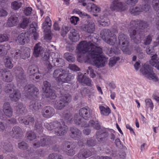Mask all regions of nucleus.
I'll use <instances>...</instances> for the list:
<instances>
[{
	"label": "nucleus",
	"instance_id": "obj_8",
	"mask_svg": "<svg viewBox=\"0 0 159 159\" xmlns=\"http://www.w3.org/2000/svg\"><path fill=\"white\" fill-rule=\"evenodd\" d=\"M110 8L113 11L121 12L126 9L125 3L122 0H113Z\"/></svg>",
	"mask_w": 159,
	"mask_h": 159
},
{
	"label": "nucleus",
	"instance_id": "obj_55",
	"mask_svg": "<svg viewBox=\"0 0 159 159\" xmlns=\"http://www.w3.org/2000/svg\"><path fill=\"white\" fill-rule=\"evenodd\" d=\"M145 102L146 108H150V109H152L154 107L153 103L151 99L148 98L146 99L145 100Z\"/></svg>",
	"mask_w": 159,
	"mask_h": 159
},
{
	"label": "nucleus",
	"instance_id": "obj_56",
	"mask_svg": "<svg viewBox=\"0 0 159 159\" xmlns=\"http://www.w3.org/2000/svg\"><path fill=\"white\" fill-rule=\"evenodd\" d=\"M48 159H63V157L57 153H52L49 155Z\"/></svg>",
	"mask_w": 159,
	"mask_h": 159
},
{
	"label": "nucleus",
	"instance_id": "obj_9",
	"mask_svg": "<svg viewBox=\"0 0 159 159\" xmlns=\"http://www.w3.org/2000/svg\"><path fill=\"white\" fill-rule=\"evenodd\" d=\"M17 78V85L19 86H23L26 82V80L23 76L24 71L23 69L20 66H16L13 69Z\"/></svg>",
	"mask_w": 159,
	"mask_h": 159
},
{
	"label": "nucleus",
	"instance_id": "obj_36",
	"mask_svg": "<svg viewBox=\"0 0 159 159\" xmlns=\"http://www.w3.org/2000/svg\"><path fill=\"white\" fill-rule=\"evenodd\" d=\"M86 9L89 12L97 13L100 11V8L93 3L87 4Z\"/></svg>",
	"mask_w": 159,
	"mask_h": 159
},
{
	"label": "nucleus",
	"instance_id": "obj_42",
	"mask_svg": "<svg viewBox=\"0 0 159 159\" xmlns=\"http://www.w3.org/2000/svg\"><path fill=\"white\" fill-rule=\"evenodd\" d=\"M21 50L22 51L21 59H25L30 57V49L29 48L23 47L21 48Z\"/></svg>",
	"mask_w": 159,
	"mask_h": 159
},
{
	"label": "nucleus",
	"instance_id": "obj_37",
	"mask_svg": "<svg viewBox=\"0 0 159 159\" xmlns=\"http://www.w3.org/2000/svg\"><path fill=\"white\" fill-rule=\"evenodd\" d=\"M114 34L113 33L108 29H104L101 32V35L102 39L105 41L108 39V37H111Z\"/></svg>",
	"mask_w": 159,
	"mask_h": 159
},
{
	"label": "nucleus",
	"instance_id": "obj_34",
	"mask_svg": "<svg viewBox=\"0 0 159 159\" xmlns=\"http://www.w3.org/2000/svg\"><path fill=\"white\" fill-rule=\"evenodd\" d=\"M41 102L39 100H33L30 102V107L35 111H38L41 108Z\"/></svg>",
	"mask_w": 159,
	"mask_h": 159
},
{
	"label": "nucleus",
	"instance_id": "obj_27",
	"mask_svg": "<svg viewBox=\"0 0 159 159\" xmlns=\"http://www.w3.org/2000/svg\"><path fill=\"white\" fill-rule=\"evenodd\" d=\"M19 43L21 45H24L29 41V33L27 32H24L20 34L17 38Z\"/></svg>",
	"mask_w": 159,
	"mask_h": 159
},
{
	"label": "nucleus",
	"instance_id": "obj_21",
	"mask_svg": "<svg viewBox=\"0 0 159 159\" xmlns=\"http://www.w3.org/2000/svg\"><path fill=\"white\" fill-rule=\"evenodd\" d=\"M18 120L20 123H23L25 125H30L32 126L33 125L34 122L36 121L34 117L30 115L19 117Z\"/></svg>",
	"mask_w": 159,
	"mask_h": 159
},
{
	"label": "nucleus",
	"instance_id": "obj_4",
	"mask_svg": "<svg viewBox=\"0 0 159 159\" xmlns=\"http://www.w3.org/2000/svg\"><path fill=\"white\" fill-rule=\"evenodd\" d=\"M53 75L56 81L59 82L70 83L74 79L73 75L68 73V71L62 69H57L54 70Z\"/></svg>",
	"mask_w": 159,
	"mask_h": 159
},
{
	"label": "nucleus",
	"instance_id": "obj_41",
	"mask_svg": "<svg viewBox=\"0 0 159 159\" xmlns=\"http://www.w3.org/2000/svg\"><path fill=\"white\" fill-rule=\"evenodd\" d=\"M93 127V128L99 130L100 128V125L98 120L94 121L93 120H91L89 121L88 124H87V126L85 127Z\"/></svg>",
	"mask_w": 159,
	"mask_h": 159
},
{
	"label": "nucleus",
	"instance_id": "obj_14",
	"mask_svg": "<svg viewBox=\"0 0 159 159\" xmlns=\"http://www.w3.org/2000/svg\"><path fill=\"white\" fill-rule=\"evenodd\" d=\"M79 28L82 31L90 34L93 33L95 29L94 23L89 20H86Z\"/></svg>",
	"mask_w": 159,
	"mask_h": 159
},
{
	"label": "nucleus",
	"instance_id": "obj_53",
	"mask_svg": "<svg viewBox=\"0 0 159 159\" xmlns=\"http://www.w3.org/2000/svg\"><path fill=\"white\" fill-rule=\"evenodd\" d=\"M27 139L30 141L33 140L36 138L35 134L31 131H28L26 133Z\"/></svg>",
	"mask_w": 159,
	"mask_h": 159
},
{
	"label": "nucleus",
	"instance_id": "obj_24",
	"mask_svg": "<svg viewBox=\"0 0 159 159\" xmlns=\"http://www.w3.org/2000/svg\"><path fill=\"white\" fill-rule=\"evenodd\" d=\"M83 120V119L81 118V116L80 115L75 114L74 118L73 119L72 123H74L81 127H85L87 126V123Z\"/></svg>",
	"mask_w": 159,
	"mask_h": 159
},
{
	"label": "nucleus",
	"instance_id": "obj_43",
	"mask_svg": "<svg viewBox=\"0 0 159 159\" xmlns=\"http://www.w3.org/2000/svg\"><path fill=\"white\" fill-rule=\"evenodd\" d=\"M29 22V19L26 17H23L21 22L20 23H18V27L25 29L26 28Z\"/></svg>",
	"mask_w": 159,
	"mask_h": 159
},
{
	"label": "nucleus",
	"instance_id": "obj_28",
	"mask_svg": "<svg viewBox=\"0 0 159 159\" xmlns=\"http://www.w3.org/2000/svg\"><path fill=\"white\" fill-rule=\"evenodd\" d=\"M70 40L73 42L78 41L80 39V35L78 31L75 29H72L70 31L69 35Z\"/></svg>",
	"mask_w": 159,
	"mask_h": 159
},
{
	"label": "nucleus",
	"instance_id": "obj_46",
	"mask_svg": "<svg viewBox=\"0 0 159 159\" xmlns=\"http://www.w3.org/2000/svg\"><path fill=\"white\" fill-rule=\"evenodd\" d=\"M110 38H108L105 40V42L111 45H114L116 43L117 40V37L115 34L110 37Z\"/></svg>",
	"mask_w": 159,
	"mask_h": 159
},
{
	"label": "nucleus",
	"instance_id": "obj_60",
	"mask_svg": "<svg viewBox=\"0 0 159 159\" xmlns=\"http://www.w3.org/2000/svg\"><path fill=\"white\" fill-rule=\"evenodd\" d=\"M152 55L151 59L149 61V63L151 65L159 59V58L158 57L157 55V54H154Z\"/></svg>",
	"mask_w": 159,
	"mask_h": 159
},
{
	"label": "nucleus",
	"instance_id": "obj_31",
	"mask_svg": "<svg viewBox=\"0 0 159 159\" xmlns=\"http://www.w3.org/2000/svg\"><path fill=\"white\" fill-rule=\"evenodd\" d=\"M54 54L57 55V56L55 57L54 59L52 60L53 61H56L54 62V66H56L61 67L64 66L65 64L64 61L62 58H60V55L58 53H54Z\"/></svg>",
	"mask_w": 159,
	"mask_h": 159
},
{
	"label": "nucleus",
	"instance_id": "obj_1",
	"mask_svg": "<svg viewBox=\"0 0 159 159\" xmlns=\"http://www.w3.org/2000/svg\"><path fill=\"white\" fill-rule=\"evenodd\" d=\"M75 52L79 61L88 60L89 58L88 52L97 66L99 68L105 66V61L102 56V48L94 45L90 41L80 42L77 46Z\"/></svg>",
	"mask_w": 159,
	"mask_h": 159
},
{
	"label": "nucleus",
	"instance_id": "obj_16",
	"mask_svg": "<svg viewBox=\"0 0 159 159\" xmlns=\"http://www.w3.org/2000/svg\"><path fill=\"white\" fill-rule=\"evenodd\" d=\"M41 113L42 115L44 118H49L54 116L55 111L52 107L46 106L43 108Z\"/></svg>",
	"mask_w": 159,
	"mask_h": 159
},
{
	"label": "nucleus",
	"instance_id": "obj_32",
	"mask_svg": "<svg viewBox=\"0 0 159 159\" xmlns=\"http://www.w3.org/2000/svg\"><path fill=\"white\" fill-rule=\"evenodd\" d=\"M16 113L19 115H22L27 111L25 107L21 102L16 104Z\"/></svg>",
	"mask_w": 159,
	"mask_h": 159
},
{
	"label": "nucleus",
	"instance_id": "obj_22",
	"mask_svg": "<svg viewBox=\"0 0 159 159\" xmlns=\"http://www.w3.org/2000/svg\"><path fill=\"white\" fill-rule=\"evenodd\" d=\"M94 149L92 148L91 150ZM92 155L91 151L90 150L83 149H81L80 152L77 154L78 158L79 159H85L90 157Z\"/></svg>",
	"mask_w": 159,
	"mask_h": 159
},
{
	"label": "nucleus",
	"instance_id": "obj_63",
	"mask_svg": "<svg viewBox=\"0 0 159 159\" xmlns=\"http://www.w3.org/2000/svg\"><path fill=\"white\" fill-rule=\"evenodd\" d=\"M69 30V28L68 26H64L61 32V34L62 36L64 37L67 34Z\"/></svg>",
	"mask_w": 159,
	"mask_h": 159
},
{
	"label": "nucleus",
	"instance_id": "obj_57",
	"mask_svg": "<svg viewBox=\"0 0 159 159\" xmlns=\"http://www.w3.org/2000/svg\"><path fill=\"white\" fill-rule=\"evenodd\" d=\"M66 59L70 62H73L75 61V58L73 56L69 55V53H66L64 54Z\"/></svg>",
	"mask_w": 159,
	"mask_h": 159
},
{
	"label": "nucleus",
	"instance_id": "obj_5",
	"mask_svg": "<svg viewBox=\"0 0 159 159\" xmlns=\"http://www.w3.org/2000/svg\"><path fill=\"white\" fill-rule=\"evenodd\" d=\"M118 38L119 44L121 45L122 50L126 54H131L132 49L129 47V39L127 36L120 33Z\"/></svg>",
	"mask_w": 159,
	"mask_h": 159
},
{
	"label": "nucleus",
	"instance_id": "obj_2",
	"mask_svg": "<svg viewBox=\"0 0 159 159\" xmlns=\"http://www.w3.org/2000/svg\"><path fill=\"white\" fill-rule=\"evenodd\" d=\"M129 35L132 40L136 43H140L144 35V30L148 26L147 21L143 20H132L130 23Z\"/></svg>",
	"mask_w": 159,
	"mask_h": 159
},
{
	"label": "nucleus",
	"instance_id": "obj_54",
	"mask_svg": "<svg viewBox=\"0 0 159 159\" xmlns=\"http://www.w3.org/2000/svg\"><path fill=\"white\" fill-rule=\"evenodd\" d=\"M12 57H14L15 59L21 58V55L22 54V51L21 49L20 50L17 49L15 51V53H12Z\"/></svg>",
	"mask_w": 159,
	"mask_h": 159
},
{
	"label": "nucleus",
	"instance_id": "obj_40",
	"mask_svg": "<svg viewBox=\"0 0 159 159\" xmlns=\"http://www.w3.org/2000/svg\"><path fill=\"white\" fill-rule=\"evenodd\" d=\"M63 116L64 120L67 123H72L73 117L69 111H67L64 112L63 114Z\"/></svg>",
	"mask_w": 159,
	"mask_h": 159
},
{
	"label": "nucleus",
	"instance_id": "obj_26",
	"mask_svg": "<svg viewBox=\"0 0 159 159\" xmlns=\"http://www.w3.org/2000/svg\"><path fill=\"white\" fill-rule=\"evenodd\" d=\"M108 135V132L105 129L98 131L96 133V138L99 141H103Z\"/></svg>",
	"mask_w": 159,
	"mask_h": 159
},
{
	"label": "nucleus",
	"instance_id": "obj_11",
	"mask_svg": "<svg viewBox=\"0 0 159 159\" xmlns=\"http://www.w3.org/2000/svg\"><path fill=\"white\" fill-rule=\"evenodd\" d=\"M70 137L75 140H80L78 142L79 146L80 147L84 146V143L80 141L82 139V133L81 131L78 129L74 127H72L70 129V133L69 134Z\"/></svg>",
	"mask_w": 159,
	"mask_h": 159
},
{
	"label": "nucleus",
	"instance_id": "obj_15",
	"mask_svg": "<svg viewBox=\"0 0 159 159\" xmlns=\"http://www.w3.org/2000/svg\"><path fill=\"white\" fill-rule=\"evenodd\" d=\"M66 148L65 152L67 155L72 156L75 154V149L76 147V144L74 142L65 141L63 144Z\"/></svg>",
	"mask_w": 159,
	"mask_h": 159
},
{
	"label": "nucleus",
	"instance_id": "obj_13",
	"mask_svg": "<svg viewBox=\"0 0 159 159\" xmlns=\"http://www.w3.org/2000/svg\"><path fill=\"white\" fill-rule=\"evenodd\" d=\"M151 7L148 4H145L142 5H139L135 7H133L130 9V11L131 14L134 15H139L142 12H147L150 9Z\"/></svg>",
	"mask_w": 159,
	"mask_h": 159
},
{
	"label": "nucleus",
	"instance_id": "obj_7",
	"mask_svg": "<svg viewBox=\"0 0 159 159\" xmlns=\"http://www.w3.org/2000/svg\"><path fill=\"white\" fill-rule=\"evenodd\" d=\"M71 100V96L70 95L65 94L59 97V100L55 102L54 107L56 110H61L67 105Z\"/></svg>",
	"mask_w": 159,
	"mask_h": 159
},
{
	"label": "nucleus",
	"instance_id": "obj_35",
	"mask_svg": "<svg viewBox=\"0 0 159 159\" xmlns=\"http://www.w3.org/2000/svg\"><path fill=\"white\" fill-rule=\"evenodd\" d=\"M28 73L30 75H34L35 76V74H41L39 70V68L38 66L34 65H31L29 66Z\"/></svg>",
	"mask_w": 159,
	"mask_h": 159
},
{
	"label": "nucleus",
	"instance_id": "obj_12",
	"mask_svg": "<svg viewBox=\"0 0 159 159\" xmlns=\"http://www.w3.org/2000/svg\"><path fill=\"white\" fill-rule=\"evenodd\" d=\"M24 90L27 97H36L39 93V89L33 84H28L24 87Z\"/></svg>",
	"mask_w": 159,
	"mask_h": 159
},
{
	"label": "nucleus",
	"instance_id": "obj_48",
	"mask_svg": "<svg viewBox=\"0 0 159 159\" xmlns=\"http://www.w3.org/2000/svg\"><path fill=\"white\" fill-rule=\"evenodd\" d=\"M18 147L20 149L22 150H27L28 152L30 150V148H29L28 144L24 142H21L18 143Z\"/></svg>",
	"mask_w": 159,
	"mask_h": 159
},
{
	"label": "nucleus",
	"instance_id": "obj_25",
	"mask_svg": "<svg viewBox=\"0 0 159 159\" xmlns=\"http://www.w3.org/2000/svg\"><path fill=\"white\" fill-rule=\"evenodd\" d=\"M42 28L45 33L51 32V27L52 26L51 20L49 16H47L45 18V21L42 25Z\"/></svg>",
	"mask_w": 159,
	"mask_h": 159
},
{
	"label": "nucleus",
	"instance_id": "obj_6",
	"mask_svg": "<svg viewBox=\"0 0 159 159\" xmlns=\"http://www.w3.org/2000/svg\"><path fill=\"white\" fill-rule=\"evenodd\" d=\"M56 143L54 137L47 136L44 135L42 136L40 138V141L35 140L33 143L34 146L36 148L40 146H50Z\"/></svg>",
	"mask_w": 159,
	"mask_h": 159
},
{
	"label": "nucleus",
	"instance_id": "obj_30",
	"mask_svg": "<svg viewBox=\"0 0 159 159\" xmlns=\"http://www.w3.org/2000/svg\"><path fill=\"white\" fill-rule=\"evenodd\" d=\"M44 49L41 46L40 43H37L34 47L33 55L36 57L40 56L44 52Z\"/></svg>",
	"mask_w": 159,
	"mask_h": 159
},
{
	"label": "nucleus",
	"instance_id": "obj_23",
	"mask_svg": "<svg viewBox=\"0 0 159 159\" xmlns=\"http://www.w3.org/2000/svg\"><path fill=\"white\" fill-rule=\"evenodd\" d=\"M3 111L5 115L9 117H11L12 115L13 109L8 102H5L3 104Z\"/></svg>",
	"mask_w": 159,
	"mask_h": 159
},
{
	"label": "nucleus",
	"instance_id": "obj_59",
	"mask_svg": "<svg viewBox=\"0 0 159 159\" xmlns=\"http://www.w3.org/2000/svg\"><path fill=\"white\" fill-rule=\"evenodd\" d=\"M152 5L155 10H159V0H152Z\"/></svg>",
	"mask_w": 159,
	"mask_h": 159
},
{
	"label": "nucleus",
	"instance_id": "obj_18",
	"mask_svg": "<svg viewBox=\"0 0 159 159\" xmlns=\"http://www.w3.org/2000/svg\"><path fill=\"white\" fill-rule=\"evenodd\" d=\"M92 111L90 108L83 107L79 111V115L81 117L85 120H88L92 117Z\"/></svg>",
	"mask_w": 159,
	"mask_h": 159
},
{
	"label": "nucleus",
	"instance_id": "obj_10",
	"mask_svg": "<svg viewBox=\"0 0 159 159\" xmlns=\"http://www.w3.org/2000/svg\"><path fill=\"white\" fill-rule=\"evenodd\" d=\"M140 71L143 75L149 79H152L155 81L158 80V78L153 72L152 68L149 65H144L143 69L142 70L141 69Z\"/></svg>",
	"mask_w": 159,
	"mask_h": 159
},
{
	"label": "nucleus",
	"instance_id": "obj_33",
	"mask_svg": "<svg viewBox=\"0 0 159 159\" xmlns=\"http://www.w3.org/2000/svg\"><path fill=\"white\" fill-rule=\"evenodd\" d=\"M11 100L14 102L18 101L21 97L20 92L18 89H15L13 91V93L9 95Z\"/></svg>",
	"mask_w": 159,
	"mask_h": 159
},
{
	"label": "nucleus",
	"instance_id": "obj_47",
	"mask_svg": "<svg viewBox=\"0 0 159 159\" xmlns=\"http://www.w3.org/2000/svg\"><path fill=\"white\" fill-rule=\"evenodd\" d=\"M99 109L101 114L104 116H108L111 112L110 110L108 107L106 108L103 106H100L99 107Z\"/></svg>",
	"mask_w": 159,
	"mask_h": 159
},
{
	"label": "nucleus",
	"instance_id": "obj_62",
	"mask_svg": "<svg viewBox=\"0 0 159 159\" xmlns=\"http://www.w3.org/2000/svg\"><path fill=\"white\" fill-rule=\"evenodd\" d=\"M42 57V60L44 61H48L49 59V53L47 52H43V53L40 55Z\"/></svg>",
	"mask_w": 159,
	"mask_h": 159
},
{
	"label": "nucleus",
	"instance_id": "obj_50",
	"mask_svg": "<svg viewBox=\"0 0 159 159\" xmlns=\"http://www.w3.org/2000/svg\"><path fill=\"white\" fill-rule=\"evenodd\" d=\"M22 6V3L17 1H14L11 3V7L14 10H18Z\"/></svg>",
	"mask_w": 159,
	"mask_h": 159
},
{
	"label": "nucleus",
	"instance_id": "obj_17",
	"mask_svg": "<svg viewBox=\"0 0 159 159\" xmlns=\"http://www.w3.org/2000/svg\"><path fill=\"white\" fill-rule=\"evenodd\" d=\"M0 76L3 80L7 82H10L13 80V76L10 71L6 69H0Z\"/></svg>",
	"mask_w": 159,
	"mask_h": 159
},
{
	"label": "nucleus",
	"instance_id": "obj_61",
	"mask_svg": "<svg viewBox=\"0 0 159 159\" xmlns=\"http://www.w3.org/2000/svg\"><path fill=\"white\" fill-rule=\"evenodd\" d=\"M44 86L43 88V92L45 90L51 89V84L47 81H45L43 82Z\"/></svg>",
	"mask_w": 159,
	"mask_h": 159
},
{
	"label": "nucleus",
	"instance_id": "obj_64",
	"mask_svg": "<svg viewBox=\"0 0 159 159\" xmlns=\"http://www.w3.org/2000/svg\"><path fill=\"white\" fill-rule=\"evenodd\" d=\"M79 20V18L77 17L73 16H72L70 18V21L71 23L74 25H76L77 23Z\"/></svg>",
	"mask_w": 159,
	"mask_h": 159
},
{
	"label": "nucleus",
	"instance_id": "obj_45",
	"mask_svg": "<svg viewBox=\"0 0 159 159\" xmlns=\"http://www.w3.org/2000/svg\"><path fill=\"white\" fill-rule=\"evenodd\" d=\"M4 60L6 67L10 69L13 67V65L12 62V60L10 57H7L4 58Z\"/></svg>",
	"mask_w": 159,
	"mask_h": 159
},
{
	"label": "nucleus",
	"instance_id": "obj_51",
	"mask_svg": "<svg viewBox=\"0 0 159 159\" xmlns=\"http://www.w3.org/2000/svg\"><path fill=\"white\" fill-rule=\"evenodd\" d=\"M96 144V141L92 138L88 139L86 141V145L88 147H93L95 146Z\"/></svg>",
	"mask_w": 159,
	"mask_h": 159
},
{
	"label": "nucleus",
	"instance_id": "obj_49",
	"mask_svg": "<svg viewBox=\"0 0 159 159\" xmlns=\"http://www.w3.org/2000/svg\"><path fill=\"white\" fill-rule=\"evenodd\" d=\"M3 148L7 152H10L12 151L13 148L10 142H7L4 143L3 145Z\"/></svg>",
	"mask_w": 159,
	"mask_h": 159
},
{
	"label": "nucleus",
	"instance_id": "obj_39",
	"mask_svg": "<svg viewBox=\"0 0 159 159\" xmlns=\"http://www.w3.org/2000/svg\"><path fill=\"white\" fill-rule=\"evenodd\" d=\"M10 46L8 44L0 45V56H3L6 55L7 51L10 49Z\"/></svg>",
	"mask_w": 159,
	"mask_h": 159
},
{
	"label": "nucleus",
	"instance_id": "obj_29",
	"mask_svg": "<svg viewBox=\"0 0 159 159\" xmlns=\"http://www.w3.org/2000/svg\"><path fill=\"white\" fill-rule=\"evenodd\" d=\"M22 132L21 129L19 126H16L13 128L10 134L13 138L17 139L21 136Z\"/></svg>",
	"mask_w": 159,
	"mask_h": 159
},
{
	"label": "nucleus",
	"instance_id": "obj_20",
	"mask_svg": "<svg viewBox=\"0 0 159 159\" xmlns=\"http://www.w3.org/2000/svg\"><path fill=\"white\" fill-rule=\"evenodd\" d=\"M78 74L77 80L80 83H81L83 85H92V80L88 77L83 75L80 72H78Z\"/></svg>",
	"mask_w": 159,
	"mask_h": 159
},
{
	"label": "nucleus",
	"instance_id": "obj_58",
	"mask_svg": "<svg viewBox=\"0 0 159 159\" xmlns=\"http://www.w3.org/2000/svg\"><path fill=\"white\" fill-rule=\"evenodd\" d=\"M152 36L148 35L144 40L143 44L145 45L150 44L152 41Z\"/></svg>",
	"mask_w": 159,
	"mask_h": 159
},
{
	"label": "nucleus",
	"instance_id": "obj_52",
	"mask_svg": "<svg viewBox=\"0 0 159 159\" xmlns=\"http://www.w3.org/2000/svg\"><path fill=\"white\" fill-rule=\"evenodd\" d=\"M35 130L39 134L42 133L43 132V128L40 122L37 121L36 120L35 125Z\"/></svg>",
	"mask_w": 159,
	"mask_h": 159
},
{
	"label": "nucleus",
	"instance_id": "obj_44",
	"mask_svg": "<svg viewBox=\"0 0 159 159\" xmlns=\"http://www.w3.org/2000/svg\"><path fill=\"white\" fill-rule=\"evenodd\" d=\"M15 85L13 83H10L6 84L4 88V90L6 93H9L12 90H15Z\"/></svg>",
	"mask_w": 159,
	"mask_h": 159
},
{
	"label": "nucleus",
	"instance_id": "obj_3",
	"mask_svg": "<svg viewBox=\"0 0 159 159\" xmlns=\"http://www.w3.org/2000/svg\"><path fill=\"white\" fill-rule=\"evenodd\" d=\"M44 127L49 130H52L54 134L58 136H62L66 134L68 130L67 126L63 121H53L50 124L44 123Z\"/></svg>",
	"mask_w": 159,
	"mask_h": 159
},
{
	"label": "nucleus",
	"instance_id": "obj_38",
	"mask_svg": "<svg viewBox=\"0 0 159 159\" xmlns=\"http://www.w3.org/2000/svg\"><path fill=\"white\" fill-rule=\"evenodd\" d=\"M43 93L46 98H49L51 100L55 99L57 97L54 90L52 89L45 90L43 91Z\"/></svg>",
	"mask_w": 159,
	"mask_h": 159
},
{
	"label": "nucleus",
	"instance_id": "obj_19",
	"mask_svg": "<svg viewBox=\"0 0 159 159\" xmlns=\"http://www.w3.org/2000/svg\"><path fill=\"white\" fill-rule=\"evenodd\" d=\"M19 16L17 13L11 15L7 20V25L10 27L16 26L19 22Z\"/></svg>",
	"mask_w": 159,
	"mask_h": 159
}]
</instances>
